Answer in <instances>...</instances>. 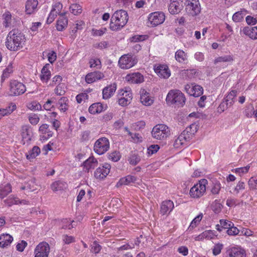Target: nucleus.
Instances as JSON below:
<instances>
[{"instance_id": "nucleus-47", "label": "nucleus", "mask_w": 257, "mask_h": 257, "mask_svg": "<svg viewBox=\"0 0 257 257\" xmlns=\"http://www.w3.org/2000/svg\"><path fill=\"white\" fill-rule=\"evenodd\" d=\"M4 202L9 206H11L13 205L19 204L20 199L14 195H11L5 200Z\"/></svg>"}, {"instance_id": "nucleus-25", "label": "nucleus", "mask_w": 257, "mask_h": 257, "mask_svg": "<svg viewBox=\"0 0 257 257\" xmlns=\"http://www.w3.org/2000/svg\"><path fill=\"white\" fill-rule=\"evenodd\" d=\"M104 75L99 71H95L89 73L86 75L85 81L87 83H92L95 81L102 79Z\"/></svg>"}, {"instance_id": "nucleus-55", "label": "nucleus", "mask_w": 257, "mask_h": 257, "mask_svg": "<svg viewBox=\"0 0 257 257\" xmlns=\"http://www.w3.org/2000/svg\"><path fill=\"white\" fill-rule=\"evenodd\" d=\"M248 185L249 189L257 190V176L251 177L248 181Z\"/></svg>"}, {"instance_id": "nucleus-40", "label": "nucleus", "mask_w": 257, "mask_h": 257, "mask_svg": "<svg viewBox=\"0 0 257 257\" xmlns=\"http://www.w3.org/2000/svg\"><path fill=\"white\" fill-rule=\"evenodd\" d=\"M37 184L34 180H31L22 186L21 190H26L27 192H32L37 189Z\"/></svg>"}, {"instance_id": "nucleus-52", "label": "nucleus", "mask_w": 257, "mask_h": 257, "mask_svg": "<svg viewBox=\"0 0 257 257\" xmlns=\"http://www.w3.org/2000/svg\"><path fill=\"white\" fill-rule=\"evenodd\" d=\"M128 161L132 165H137L141 161V157L137 154H132L130 155Z\"/></svg>"}, {"instance_id": "nucleus-18", "label": "nucleus", "mask_w": 257, "mask_h": 257, "mask_svg": "<svg viewBox=\"0 0 257 257\" xmlns=\"http://www.w3.org/2000/svg\"><path fill=\"white\" fill-rule=\"evenodd\" d=\"M63 8V6L60 3H56L52 6L51 11L47 18V23L51 24L55 20V18L59 15L60 16L61 11Z\"/></svg>"}, {"instance_id": "nucleus-17", "label": "nucleus", "mask_w": 257, "mask_h": 257, "mask_svg": "<svg viewBox=\"0 0 257 257\" xmlns=\"http://www.w3.org/2000/svg\"><path fill=\"white\" fill-rule=\"evenodd\" d=\"M155 73L163 78H168L171 75V71L167 65L165 64H156L154 67Z\"/></svg>"}, {"instance_id": "nucleus-30", "label": "nucleus", "mask_w": 257, "mask_h": 257, "mask_svg": "<svg viewBox=\"0 0 257 257\" xmlns=\"http://www.w3.org/2000/svg\"><path fill=\"white\" fill-rule=\"evenodd\" d=\"M216 236V232L214 230H208L204 231L202 233L197 236L195 237V240H201L204 239L209 240L214 238Z\"/></svg>"}, {"instance_id": "nucleus-26", "label": "nucleus", "mask_w": 257, "mask_h": 257, "mask_svg": "<svg viewBox=\"0 0 257 257\" xmlns=\"http://www.w3.org/2000/svg\"><path fill=\"white\" fill-rule=\"evenodd\" d=\"M241 32L242 33L248 37L249 38L252 40L257 39V26L251 27H244Z\"/></svg>"}, {"instance_id": "nucleus-63", "label": "nucleus", "mask_w": 257, "mask_h": 257, "mask_svg": "<svg viewBox=\"0 0 257 257\" xmlns=\"http://www.w3.org/2000/svg\"><path fill=\"white\" fill-rule=\"evenodd\" d=\"M120 158V155L118 152H113L108 155V159L113 162H117Z\"/></svg>"}, {"instance_id": "nucleus-28", "label": "nucleus", "mask_w": 257, "mask_h": 257, "mask_svg": "<svg viewBox=\"0 0 257 257\" xmlns=\"http://www.w3.org/2000/svg\"><path fill=\"white\" fill-rule=\"evenodd\" d=\"M66 13H62L59 19L57 20L56 28L59 31H62L65 29L68 25V19L65 17Z\"/></svg>"}, {"instance_id": "nucleus-13", "label": "nucleus", "mask_w": 257, "mask_h": 257, "mask_svg": "<svg viewBox=\"0 0 257 257\" xmlns=\"http://www.w3.org/2000/svg\"><path fill=\"white\" fill-rule=\"evenodd\" d=\"M21 132L23 144H30L34 136L32 128L29 125H25L22 127Z\"/></svg>"}, {"instance_id": "nucleus-37", "label": "nucleus", "mask_w": 257, "mask_h": 257, "mask_svg": "<svg viewBox=\"0 0 257 257\" xmlns=\"http://www.w3.org/2000/svg\"><path fill=\"white\" fill-rule=\"evenodd\" d=\"M236 95V90H231L228 93L225 99L226 105L227 107H230L233 104Z\"/></svg>"}, {"instance_id": "nucleus-4", "label": "nucleus", "mask_w": 257, "mask_h": 257, "mask_svg": "<svg viewBox=\"0 0 257 257\" xmlns=\"http://www.w3.org/2000/svg\"><path fill=\"white\" fill-rule=\"evenodd\" d=\"M185 97L183 93L179 90H170L166 97V101L171 104H175L182 106L185 102Z\"/></svg>"}, {"instance_id": "nucleus-64", "label": "nucleus", "mask_w": 257, "mask_h": 257, "mask_svg": "<svg viewBox=\"0 0 257 257\" xmlns=\"http://www.w3.org/2000/svg\"><path fill=\"white\" fill-rule=\"evenodd\" d=\"M47 57L49 62L52 64L57 59V54L54 51H50L47 54Z\"/></svg>"}, {"instance_id": "nucleus-7", "label": "nucleus", "mask_w": 257, "mask_h": 257, "mask_svg": "<svg viewBox=\"0 0 257 257\" xmlns=\"http://www.w3.org/2000/svg\"><path fill=\"white\" fill-rule=\"evenodd\" d=\"M109 148V142L107 138L103 137L98 139L94 145V151L100 155L106 152Z\"/></svg>"}, {"instance_id": "nucleus-33", "label": "nucleus", "mask_w": 257, "mask_h": 257, "mask_svg": "<svg viewBox=\"0 0 257 257\" xmlns=\"http://www.w3.org/2000/svg\"><path fill=\"white\" fill-rule=\"evenodd\" d=\"M12 191V186L9 183H3L0 185V198L3 199Z\"/></svg>"}, {"instance_id": "nucleus-35", "label": "nucleus", "mask_w": 257, "mask_h": 257, "mask_svg": "<svg viewBox=\"0 0 257 257\" xmlns=\"http://www.w3.org/2000/svg\"><path fill=\"white\" fill-rule=\"evenodd\" d=\"M136 181V178L132 175H128L125 177L121 178L116 184L117 187L121 185H130L132 183H134Z\"/></svg>"}, {"instance_id": "nucleus-59", "label": "nucleus", "mask_w": 257, "mask_h": 257, "mask_svg": "<svg viewBox=\"0 0 257 257\" xmlns=\"http://www.w3.org/2000/svg\"><path fill=\"white\" fill-rule=\"evenodd\" d=\"M232 226H230L229 227L228 229L226 230V233L229 235L231 236H235L238 235L240 231L235 226H234V224L232 223Z\"/></svg>"}, {"instance_id": "nucleus-45", "label": "nucleus", "mask_w": 257, "mask_h": 257, "mask_svg": "<svg viewBox=\"0 0 257 257\" xmlns=\"http://www.w3.org/2000/svg\"><path fill=\"white\" fill-rule=\"evenodd\" d=\"M175 59L180 63H183L187 59V54L182 50H178L175 55Z\"/></svg>"}, {"instance_id": "nucleus-44", "label": "nucleus", "mask_w": 257, "mask_h": 257, "mask_svg": "<svg viewBox=\"0 0 257 257\" xmlns=\"http://www.w3.org/2000/svg\"><path fill=\"white\" fill-rule=\"evenodd\" d=\"M40 132L43 135H47V137L43 136L42 138H45L44 140H47L52 136L53 133L49 131V125L47 124H43L39 127Z\"/></svg>"}, {"instance_id": "nucleus-57", "label": "nucleus", "mask_w": 257, "mask_h": 257, "mask_svg": "<svg viewBox=\"0 0 257 257\" xmlns=\"http://www.w3.org/2000/svg\"><path fill=\"white\" fill-rule=\"evenodd\" d=\"M28 108L31 110H39L41 109V105L37 101H34L28 104Z\"/></svg>"}, {"instance_id": "nucleus-41", "label": "nucleus", "mask_w": 257, "mask_h": 257, "mask_svg": "<svg viewBox=\"0 0 257 257\" xmlns=\"http://www.w3.org/2000/svg\"><path fill=\"white\" fill-rule=\"evenodd\" d=\"M3 24L5 27H9L12 26L13 20L12 15L9 12H6L3 15Z\"/></svg>"}, {"instance_id": "nucleus-22", "label": "nucleus", "mask_w": 257, "mask_h": 257, "mask_svg": "<svg viewBox=\"0 0 257 257\" xmlns=\"http://www.w3.org/2000/svg\"><path fill=\"white\" fill-rule=\"evenodd\" d=\"M140 101L145 106H150L154 102L153 98L145 89H141L140 90Z\"/></svg>"}, {"instance_id": "nucleus-15", "label": "nucleus", "mask_w": 257, "mask_h": 257, "mask_svg": "<svg viewBox=\"0 0 257 257\" xmlns=\"http://www.w3.org/2000/svg\"><path fill=\"white\" fill-rule=\"evenodd\" d=\"M26 91V86L22 83L16 80L12 81L10 83V92L13 95H19Z\"/></svg>"}, {"instance_id": "nucleus-61", "label": "nucleus", "mask_w": 257, "mask_h": 257, "mask_svg": "<svg viewBox=\"0 0 257 257\" xmlns=\"http://www.w3.org/2000/svg\"><path fill=\"white\" fill-rule=\"evenodd\" d=\"M250 166L247 165L244 167L237 168L232 170L233 172L235 173L238 174L240 176H242L243 174L248 172Z\"/></svg>"}, {"instance_id": "nucleus-54", "label": "nucleus", "mask_w": 257, "mask_h": 257, "mask_svg": "<svg viewBox=\"0 0 257 257\" xmlns=\"http://www.w3.org/2000/svg\"><path fill=\"white\" fill-rule=\"evenodd\" d=\"M245 188V184L244 182L239 181L235 187L233 189L232 193L237 194L240 191L243 190Z\"/></svg>"}, {"instance_id": "nucleus-1", "label": "nucleus", "mask_w": 257, "mask_h": 257, "mask_svg": "<svg viewBox=\"0 0 257 257\" xmlns=\"http://www.w3.org/2000/svg\"><path fill=\"white\" fill-rule=\"evenodd\" d=\"M26 41L25 35L19 30L14 29L8 33L6 46L11 51H17L24 47Z\"/></svg>"}, {"instance_id": "nucleus-14", "label": "nucleus", "mask_w": 257, "mask_h": 257, "mask_svg": "<svg viewBox=\"0 0 257 257\" xmlns=\"http://www.w3.org/2000/svg\"><path fill=\"white\" fill-rule=\"evenodd\" d=\"M110 164L105 163L97 168L94 173V177L99 180H103L106 177L110 172Z\"/></svg>"}, {"instance_id": "nucleus-5", "label": "nucleus", "mask_w": 257, "mask_h": 257, "mask_svg": "<svg viewBox=\"0 0 257 257\" xmlns=\"http://www.w3.org/2000/svg\"><path fill=\"white\" fill-rule=\"evenodd\" d=\"M208 181L203 179L195 184L190 190V195L194 198H198L202 196L206 192Z\"/></svg>"}, {"instance_id": "nucleus-43", "label": "nucleus", "mask_w": 257, "mask_h": 257, "mask_svg": "<svg viewBox=\"0 0 257 257\" xmlns=\"http://www.w3.org/2000/svg\"><path fill=\"white\" fill-rule=\"evenodd\" d=\"M124 131L127 133V135L131 137V141L133 142L137 143L142 141V138L139 134H133L130 132L127 127H124Z\"/></svg>"}, {"instance_id": "nucleus-31", "label": "nucleus", "mask_w": 257, "mask_h": 257, "mask_svg": "<svg viewBox=\"0 0 257 257\" xmlns=\"http://www.w3.org/2000/svg\"><path fill=\"white\" fill-rule=\"evenodd\" d=\"M13 240V237L9 234H3L0 235V247H6L10 245Z\"/></svg>"}, {"instance_id": "nucleus-42", "label": "nucleus", "mask_w": 257, "mask_h": 257, "mask_svg": "<svg viewBox=\"0 0 257 257\" xmlns=\"http://www.w3.org/2000/svg\"><path fill=\"white\" fill-rule=\"evenodd\" d=\"M40 149L38 146H34L31 150L26 154L27 159L31 160L35 159L40 153Z\"/></svg>"}, {"instance_id": "nucleus-2", "label": "nucleus", "mask_w": 257, "mask_h": 257, "mask_svg": "<svg viewBox=\"0 0 257 257\" xmlns=\"http://www.w3.org/2000/svg\"><path fill=\"white\" fill-rule=\"evenodd\" d=\"M128 20V14L125 11L123 10L116 11L111 16L110 28L113 31L120 29L126 25Z\"/></svg>"}, {"instance_id": "nucleus-50", "label": "nucleus", "mask_w": 257, "mask_h": 257, "mask_svg": "<svg viewBox=\"0 0 257 257\" xmlns=\"http://www.w3.org/2000/svg\"><path fill=\"white\" fill-rule=\"evenodd\" d=\"M70 11L74 15H78L82 13V7L77 4H73L70 7Z\"/></svg>"}, {"instance_id": "nucleus-62", "label": "nucleus", "mask_w": 257, "mask_h": 257, "mask_svg": "<svg viewBox=\"0 0 257 257\" xmlns=\"http://www.w3.org/2000/svg\"><path fill=\"white\" fill-rule=\"evenodd\" d=\"M73 222L70 219H64L62 220V227L64 229H70L74 227L72 224Z\"/></svg>"}, {"instance_id": "nucleus-39", "label": "nucleus", "mask_w": 257, "mask_h": 257, "mask_svg": "<svg viewBox=\"0 0 257 257\" xmlns=\"http://www.w3.org/2000/svg\"><path fill=\"white\" fill-rule=\"evenodd\" d=\"M58 107L61 111H66L68 109V99L66 97H61L58 102Z\"/></svg>"}, {"instance_id": "nucleus-3", "label": "nucleus", "mask_w": 257, "mask_h": 257, "mask_svg": "<svg viewBox=\"0 0 257 257\" xmlns=\"http://www.w3.org/2000/svg\"><path fill=\"white\" fill-rule=\"evenodd\" d=\"M171 134L169 127L164 124H158L156 125L152 131V137L158 140H165Z\"/></svg>"}, {"instance_id": "nucleus-9", "label": "nucleus", "mask_w": 257, "mask_h": 257, "mask_svg": "<svg viewBox=\"0 0 257 257\" xmlns=\"http://www.w3.org/2000/svg\"><path fill=\"white\" fill-rule=\"evenodd\" d=\"M245 250L240 246L234 245L227 247L225 257H246Z\"/></svg>"}, {"instance_id": "nucleus-60", "label": "nucleus", "mask_w": 257, "mask_h": 257, "mask_svg": "<svg viewBox=\"0 0 257 257\" xmlns=\"http://www.w3.org/2000/svg\"><path fill=\"white\" fill-rule=\"evenodd\" d=\"M55 93L58 95H63L65 92V86L63 83L57 85L54 90Z\"/></svg>"}, {"instance_id": "nucleus-8", "label": "nucleus", "mask_w": 257, "mask_h": 257, "mask_svg": "<svg viewBox=\"0 0 257 257\" xmlns=\"http://www.w3.org/2000/svg\"><path fill=\"white\" fill-rule=\"evenodd\" d=\"M132 99V93L130 88H124L120 90L118 94L119 105L124 106L130 103Z\"/></svg>"}, {"instance_id": "nucleus-24", "label": "nucleus", "mask_w": 257, "mask_h": 257, "mask_svg": "<svg viewBox=\"0 0 257 257\" xmlns=\"http://www.w3.org/2000/svg\"><path fill=\"white\" fill-rule=\"evenodd\" d=\"M125 79L131 83H140L144 81L143 76L139 72L127 74Z\"/></svg>"}, {"instance_id": "nucleus-48", "label": "nucleus", "mask_w": 257, "mask_h": 257, "mask_svg": "<svg viewBox=\"0 0 257 257\" xmlns=\"http://www.w3.org/2000/svg\"><path fill=\"white\" fill-rule=\"evenodd\" d=\"M233 60V57L231 55H225L216 58L214 60V63L216 64L221 62H229Z\"/></svg>"}, {"instance_id": "nucleus-32", "label": "nucleus", "mask_w": 257, "mask_h": 257, "mask_svg": "<svg viewBox=\"0 0 257 257\" xmlns=\"http://www.w3.org/2000/svg\"><path fill=\"white\" fill-rule=\"evenodd\" d=\"M49 64H46L42 69L40 78L43 82L47 83L51 77V72L49 70Z\"/></svg>"}, {"instance_id": "nucleus-34", "label": "nucleus", "mask_w": 257, "mask_h": 257, "mask_svg": "<svg viewBox=\"0 0 257 257\" xmlns=\"http://www.w3.org/2000/svg\"><path fill=\"white\" fill-rule=\"evenodd\" d=\"M97 165V161L93 157H89L83 163L84 168L87 172H89L90 169L94 168Z\"/></svg>"}, {"instance_id": "nucleus-56", "label": "nucleus", "mask_w": 257, "mask_h": 257, "mask_svg": "<svg viewBox=\"0 0 257 257\" xmlns=\"http://www.w3.org/2000/svg\"><path fill=\"white\" fill-rule=\"evenodd\" d=\"M221 188V185L219 181H216L213 183V186L211 189V192L212 194H218Z\"/></svg>"}, {"instance_id": "nucleus-10", "label": "nucleus", "mask_w": 257, "mask_h": 257, "mask_svg": "<svg viewBox=\"0 0 257 257\" xmlns=\"http://www.w3.org/2000/svg\"><path fill=\"white\" fill-rule=\"evenodd\" d=\"M185 10L188 15L196 16L201 12V6L199 0H187Z\"/></svg>"}, {"instance_id": "nucleus-16", "label": "nucleus", "mask_w": 257, "mask_h": 257, "mask_svg": "<svg viewBox=\"0 0 257 257\" xmlns=\"http://www.w3.org/2000/svg\"><path fill=\"white\" fill-rule=\"evenodd\" d=\"M185 90L189 95L194 97H198L203 92V89L201 86L192 83L186 84Z\"/></svg>"}, {"instance_id": "nucleus-49", "label": "nucleus", "mask_w": 257, "mask_h": 257, "mask_svg": "<svg viewBox=\"0 0 257 257\" xmlns=\"http://www.w3.org/2000/svg\"><path fill=\"white\" fill-rule=\"evenodd\" d=\"M202 217L203 215L202 213L199 214L196 217H195L190 223V224L188 227V229H192L198 225L201 219H202Z\"/></svg>"}, {"instance_id": "nucleus-19", "label": "nucleus", "mask_w": 257, "mask_h": 257, "mask_svg": "<svg viewBox=\"0 0 257 257\" xmlns=\"http://www.w3.org/2000/svg\"><path fill=\"white\" fill-rule=\"evenodd\" d=\"M182 0H170L168 10L172 15L179 14L183 9Z\"/></svg>"}, {"instance_id": "nucleus-23", "label": "nucleus", "mask_w": 257, "mask_h": 257, "mask_svg": "<svg viewBox=\"0 0 257 257\" xmlns=\"http://www.w3.org/2000/svg\"><path fill=\"white\" fill-rule=\"evenodd\" d=\"M107 108L106 104H103L100 102H96L91 104L89 108L88 111L92 114L100 113Z\"/></svg>"}, {"instance_id": "nucleus-20", "label": "nucleus", "mask_w": 257, "mask_h": 257, "mask_svg": "<svg viewBox=\"0 0 257 257\" xmlns=\"http://www.w3.org/2000/svg\"><path fill=\"white\" fill-rule=\"evenodd\" d=\"M190 140L189 136L186 135L183 131L175 139L173 146L175 148H181L187 145Z\"/></svg>"}, {"instance_id": "nucleus-6", "label": "nucleus", "mask_w": 257, "mask_h": 257, "mask_svg": "<svg viewBox=\"0 0 257 257\" xmlns=\"http://www.w3.org/2000/svg\"><path fill=\"white\" fill-rule=\"evenodd\" d=\"M138 62L136 57L127 54L121 56L118 60L119 66L123 69H128L134 66Z\"/></svg>"}, {"instance_id": "nucleus-27", "label": "nucleus", "mask_w": 257, "mask_h": 257, "mask_svg": "<svg viewBox=\"0 0 257 257\" xmlns=\"http://www.w3.org/2000/svg\"><path fill=\"white\" fill-rule=\"evenodd\" d=\"M116 89V84H110L103 89L102 97L104 99H107L113 95Z\"/></svg>"}, {"instance_id": "nucleus-36", "label": "nucleus", "mask_w": 257, "mask_h": 257, "mask_svg": "<svg viewBox=\"0 0 257 257\" xmlns=\"http://www.w3.org/2000/svg\"><path fill=\"white\" fill-rule=\"evenodd\" d=\"M248 14L247 11L245 9H242L240 11L235 13L232 17V20L235 23L240 22L242 21L244 17Z\"/></svg>"}, {"instance_id": "nucleus-38", "label": "nucleus", "mask_w": 257, "mask_h": 257, "mask_svg": "<svg viewBox=\"0 0 257 257\" xmlns=\"http://www.w3.org/2000/svg\"><path fill=\"white\" fill-rule=\"evenodd\" d=\"M16 109L15 104H11L5 108H0V120L5 116L11 114Z\"/></svg>"}, {"instance_id": "nucleus-11", "label": "nucleus", "mask_w": 257, "mask_h": 257, "mask_svg": "<svg viewBox=\"0 0 257 257\" xmlns=\"http://www.w3.org/2000/svg\"><path fill=\"white\" fill-rule=\"evenodd\" d=\"M165 20V15L163 12L161 11L151 13L148 17V23L153 27H156L162 24Z\"/></svg>"}, {"instance_id": "nucleus-21", "label": "nucleus", "mask_w": 257, "mask_h": 257, "mask_svg": "<svg viewBox=\"0 0 257 257\" xmlns=\"http://www.w3.org/2000/svg\"><path fill=\"white\" fill-rule=\"evenodd\" d=\"M174 207V203L170 200L162 202L160 207V213L163 215H168L173 210Z\"/></svg>"}, {"instance_id": "nucleus-58", "label": "nucleus", "mask_w": 257, "mask_h": 257, "mask_svg": "<svg viewBox=\"0 0 257 257\" xmlns=\"http://www.w3.org/2000/svg\"><path fill=\"white\" fill-rule=\"evenodd\" d=\"M89 63L91 68L99 69L101 67V61L98 58H91L90 59Z\"/></svg>"}, {"instance_id": "nucleus-51", "label": "nucleus", "mask_w": 257, "mask_h": 257, "mask_svg": "<svg viewBox=\"0 0 257 257\" xmlns=\"http://www.w3.org/2000/svg\"><path fill=\"white\" fill-rule=\"evenodd\" d=\"M224 245L221 243H217L212 247V253L214 256L219 255L222 250Z\"/></svg>"}, {"instance_id": "nucleus-53", "label": "nucleus", "mask_w": 257, "mask_h": 257, "mask_svg": "<svg viewBox=\"0 0 257 257\" xmlns=\"http://www.w3.org/2000/svg\"><path fill=\"white\" fill-rule=\"evenodd\" d=\"M28 119L32 125H36L39 122L40 117L37 114L31 113L28 115Z\"/></svg>"}, {"instance_id": "nucleus-29", "label": "nucleus", "mask_w": 257, "mask_h": 257, "mask_svg": "<svg viewBox=\"0 0 257 257\" xmlns=\"http://www.w3.org/2000/svg\"><path fill=\"white\" fill-rule=\"evenodd\" d=\"M38 2L37 0H27L26 3V12L27 14H32L38 10Z\"/></svg>"}, {"instance_id": "nucleus-12", "label": "nucleus", "mask_w": 257, "mask_h": 257, "mask_svg": "<svg viewBox=\"0 0 257 257\" xmlns=\"http://www.w3.org/2000/svg\"><path fill=\"white\" fill-rule=\"evenodd\" d=\"M50 251L49 244L46 242H41L35 248V257H48Z\"/></svg>"}, {"instance_id": "nucleus-46", "label": "nucleus", "mask_w": 257, "mask_h": 257, "mask_svg": "<svg viewBox=\"0 0 257 257\" xmlns=\"http://www.w3.org/2000/svg\"><path fill=\"white\" fill-rule=\"evenodd\" d=\"M198 131V125L196 123H192L189 126L187 127L186 129L183 131L186 135L191 136L194 135Z\"/></svg>"}]
</instances>
